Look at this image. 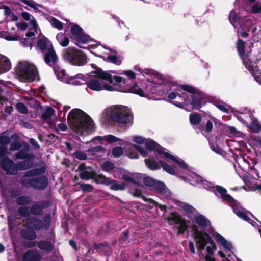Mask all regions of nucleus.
Wrapping results in <instances>:
<instances>
[{
    "label": "nucleus",
    "mask_w": 261,
    "mask_h": 261,
    "mask_svg": "<svg viewBox=\"0 0 261 261\" xmlns=\"http://www.w3.org/2000/svg\"><path fill=\"white\" fill-rule=\"evenodd\" d=\"M237 51L240 58H243L245 55L244 42L241 39H238L236 43Z\"/></svg>",
    "instance_id": "a19ab883"
},
{
    "label": "nucleus",
    "mask_w": 261,
    "mask_h": 261,
    "mask_svg": "<svg viewBox=\"0 0 261 261\" xmlns=\"http://www.w3.org/2000/svg\"><path fill=\"white\" fill-rule=\"evenodd\" d=\"M207 235H209L205 232H203L201 234L195 237L194 239L196 240V245L197 248L199 251L203 250L207 244L208 243Z\"/></svg>",
    "instance_id": "aec40b11"
},
{
    "label": "nucleus",
    "mask_w": 261,
    "mask_h": 261,
    "mask_svg": "<svg viewBox=\"0 0 261 261\" xmlns=\"http://www.w3.org/2000/svg\"><path fill=\"white\" fill-rule=\"evenodd\" d=\"M71 34H57L56 39L59 43L63 47H66L68 45Z\"/></svg>",
    "instance_id": "a878e982"
},
{
    "label": "nucleus",
    "mask_w": 261,
    "mask_h": 261,
    "mask_svg": "<svg viewBox=\"0 0 261 261\" xmlns=\"http://www.w3.org/2000/svg\"><path fill=\"white\" fill-rule=\"evenodd\" d=\"M180 88L185 91L191 94V102L193 109L199 110L206 103V96L204 93L193 86L184 84Z\"/></svg>",
    "instance_id": "423d86ee"
},
{
    "label": "nucleus",
    "mask_w": 261,
    "mask_h": 261,
    "mask_svg": "<svg viewBox=\"0 0 261 261\" xmlns=\"http://www.w3.org/2000/svg\"><path fill=\"white\" fill-rule=\"evenodd\" d=\"M88 151L92 153L93 154L98 153L99 155L101 156L104 154L106 149L101 146H97L90 148L88 150Z\"/></svg>",
    "instance_id": "49530a36"
},
{
    "label": "nucleus",
    "mask_w": 261,
    "mask_h": 261,
    "mask_svg": "<svg viewBox=\"0 0 261 261\" xmlns=\"http://www.w3.org/2000/svg\"><path fill=\"white\" fill-rule=\"evenodd\" d=\"M190 222L189 220H185L183 222L179 223V226L177 227V235L184 234L186 230L189 228L188 223Z\"/></svg>",
    "instance_id": "79ce46f5"
},
{
    "label": "nucleus",
    "mask_w": 261,
    "mask_h": 261,
    "mask_svg": "<svg viewBox=\"0 0 261 261\" xmlns=\"http://www.w3.org/2000/svg\"><path fill=\"white\" fill-rule=\"evenodd\" d=\"M215 106L218 108L220 110L223 112L228 113L229 111V109L227 108L224 102H218L215 103Z\"/></svg>",
    "instance_id": "69168bd1"
},
{
    "label": "nucleus",
    "mask_w": 261,
    "mask_h": 261,
    "mask_svg": "<svg viewBox=\"0 0 261 261\" xmlns=\"http://www.w3.org/2000/svg\"><path fill=\"white\" fill-rule=\"evenodd\" d=\"M168 157L170 158V160L173 161L176 163H177L181 168L182 169L187 170L188 167L187 164L184 162L179 161L178 159H177L175 156L171 155V154H167Z\"/></svg>",
    "instance_id": "603ef678"
},
{
    "label": "nucleus",
    "mask_w": 261,
    "mask_h": 261,
    "mask_svg": "<svg viewBox=\"0 0 261 261\" xmlns=\"http://www.w3.org/2000/svg\"><path fill=\"white\" fill-rule=\"evenodd\" d=\"M144 162L146 166L151 170H156L161 168L160 165H159L156 162L150 159H145Z\"/></svg>",
    "instance_id": "4c0bfd02"
},
{
    "label": "nucleus",
    "mask_w": 261,
    "mask_h": 261,
    "mask_svg": "<svg viewBox=\"0 0 261 261\" xmlns=\"http://www.w3.org/2000/svg\"><path fill=\"white\" fill-rule=\"evenodd\" d=\"M62 56L65 61L74 66H82L87 63L85 54L81 50L73 47H69L64 49Z\"/></svg>",
    "instance_id": "39448f33"
},
{
    "label": "nucleus",
    "mask_w": 261,
    "mask_h": 261,
    "mask_svg": "<svg viewBox=\"0 0 261 261\" xmlns=\"http://www.w3.org/2000/svg\"><path fill=\"white\" fill-rule=\"evenodd\" d=\"M93 245L94 249L96 250L97 252L101 255L109 256L112 252L111 246L106 242L99 243H94Z\"/></svg>",
    "instance_id": "6ab92c4d"
},
{
    "label": "nucleus",
    "mask_w": 261,
    "mask_h": 261,
    "mask_svg": "<svg viewBox=\"0 0 261 261\" xmlns=\"http://www.w3.org/2000/svg\"><path fill=\"white\" fill-rule=\"evenodd\" d=\"M109 186H110L111 189L114 191H123L124 190L126 187V184L125 182H122L119 184L118 181L114 179H110Z\"/></svg>",
    "instance_id": "c756f323"
},
{
    "label": "nucleus",
    "mask_w": 261,
    "mask_h": 261,
    "mask_svg": "<svg viewBox=\"0 0 261 261\" xmlns=\"http://www.w3.org/2000/svg\"><path fill=\"white\" fill-rule=\"evenodd\" d=\"M21 237L26 240H33L37 238L36 232L32 229H28L22 230L21 232Z\"/></svg>",
    "instance_id": "2f4dec72"
},
{
    "label": "nucleus",
    "mask_w": 261,
    "mask_h": 261,
    "mask_svg": "<svg viewBox=\"0 0 261 261\" xmlns=\"http://www.w3.org/2000/svg\"><path fill=\"white\" fill-rule=\"evenodd\" d=\"M248 1L251 3H253L251 10V12L253 14L261 15V5L258 3H255L257 0Z\"/></svg>",
    "instance_id": "c03bdc74"
},
{
    "label": "nucleus",
    "mask_w": 261,
    "mask_h": 261,
    "mask_svg": "<svg viewBox=\"0 0 261 261\" xmlns=\"http://www.w3.org/2000/svg\"><path fill=\"white\" fill-rule=\"evenodd\" d=\"M182 209L186 213L187 217L190 219H192L193 214L196 210L192 205L188 204L184 205Z\"/></svg>",
    "instance_id": "ea45409f"
},
{
    "label": "nucleus",
    "mask_w": 261,
    "mask_h": 261,
    "mask_svg": "<svg viewBox=\"0 0 261 261\" xmlns=\"http://www.w3.org/2000/svg\"><path fill=\"white\" fill-rule=\"evenodd\" d=\"M55 113V110L51 107L47 106L44 112L41 115V118L43 120H47L51 119V118L54 115Z\"/></svg>",
    "instance_id": "c9c22d12"
},
{
    "label": "nucleus",
    "mask_w": 261,
    "mask_h": 261,
    "mask_svg": "<svg viewBox=\"0 0 261 261\" xmlns=\"http://www.w3.org/2000/svg\"><path fill=\"white\" fill-rule=\"evenodd\" d=\"M159 164L161 165L160 167L163 169L166 172L169 174L174 175L176 174V172L173 167L168 164L166 162L162 160H159Z\"/></svg>",
    "instance_id": "e433bc0d"
},
{
    "label": "nucleus",
    "mask_w": 261,
    "mask_h": 261,
    "mask_svg": "<svg viewBox=\"0 0 261 261\" xmlns=\"http://www.w3.org/2000/svg\"><path fill=\"white\" fill-rule=\"evenodd\" d=\"M112 153L114 157H120L123 154V150L120 147H115L113 148Z\"/></svg>",
    "instance_id": "e2e57ef3"
},
{
    "label": "nucleus",
    "mask_w": 261,
    "mask_h": 261,
    "mask_svg": "<svg viewBox=\"0 0 261 261\" xmlns=\"http://www.w3.org/2000/svg\"><path fill=\"white\" fill-rule=\"evenodd\" d=\"M111 72L112 71H103L100 68H97L96 70L92 71L91 73L96 74L95 77L106 80L110 84L116 85L120 83H123L124 84H126V80L123 79L121 76L114 75L112 76Z\"/></svg>",
    "instance_id": "9d476101"
},
{
    "label": "nucleus",
    "mask_w": 261,
    "mask_h": 261,
    "mask_svg": "<svg viewBox=\"0 0 261 261\" xmlns=\"http://www.w3.org/2000/svg\"><path fill=\"white\" fill-rule=\"evenodd\" d=\"M73 156L80 160H85L87 158V155L86 153L79 150H76L73 153Z\"/></svg>",
    "instance_id": "052dcab7"
},
{
    "label": "nucleus",
    "mask_w": 261,
    "mask_h": 261,
    "mask_svg": "<svg viewBox=\"0 0 261 261\" xmlns=\"http://www.w3.org/2000/svg\"><path fill=\"white\" fill-rule=\"evenodd\" d=\"M40 255L37 252L28 251L23 255V261H40Z\"/></svg>",
    "instance_id": "cd10ccee"
},
{
    "label": "nucleus",
    "mask_w": 261,
    "mask_h": 261,
    "mask_svg": "<svg viewBox=\"0 0 261 261\" xmlns=\"http://www.w3.org/2000/svg\"><path fill=\"white\" fill-rule=\"evenodd\" d=\"M241 59L242 60L243 64L246 68L251 70L253 69V65L252 64V62L250 60L247 55H246V56H244L243 58H241Z\"/></svg>",
    "instance_id": "3c124183"
},
{
    "label": "nucleus",
    "mask_w": 261,
    "mask_h": 261,
    "mask_svg": "<svg viewBox=\"0 0 261 261\" xmlns=\"http://www.w3.org/2000/svg\"><path fill=\"white\" fill-rule=\"evenodd\" d=\"M22 143L14 141L11 143L10 150L12 151H19L22 147Z\"/></svg>",
    "instance_id": "0e129e2a"
},
{
    "label": "nucleus",
    "mask_w": 261,
    "mask_h": 261,
    "mask_svg": "<svg viewBox=\"0 0 261 261\" xmlns=\"http://www.w3.org/2000/svg\"><path fill=\"white\" fill-rule=\"evenodd\" d=\"M195 222L199 226L202 228H206L211 225L210 221L201 214L195 217Z\"/></svg>",
    "instance_id": "393cba45"
},
{
    "label": "nucleus",
    "mask_w": 261,
    "mask_h": 261,
    "mask_svg": "<svg viewBox=\"0 0 261 261\" xmlns=\"http://www.w3.org/2000/svg\"><path fill=\"white\" fill-rule=\"evenodd\" d=\"M24 226L35 231H38L43 228V222L39 219L32 216L26 219Z\"/></svg>",
    "instance_id": "dca6fc26"
},
{
    "label": "nucleus",
    "mask_w": 261,
    "mask_h": 261,
    "mask_svg": "<svg viewBox=\"0 0 261 261\" xmlns=\"http://www.w3.org/2000/svg\"><path fill=\"white\" fill-rule=\"evenodd\" d=\"M156 180L152 177L147 176L143 179L144 184L149 187H153Z\"/></svg>",
    "instance_id": "680f3d73"
},
{
    "label": "nucleus",
    "mask_w": 261,
    "mask_h": 261,
    "mask_svg": "<svg viewBox=\"0 0 261 261\" xmlns=\"http://www.w3.org/2000/svg\"><path fill=\"white\" fill-rule=\"evenodd\" d=\"M55 238V234L51 232L49 235L50 240H42L39 241L37 243V246L42 250L50 252L54 249Z\"/></svg>",
    "instance_id": "2eb2a0df"
},
{
    "label": "nucleus",
    "mask_w": 261,
    "mask_h": 261,
    "mask_svg": "<svg viewBox=\"0 0 261 261\" xmlns=\"http://www.w3.org/2000/svg\"><path fill=\"white\" fill-rule=\"evenodd\" d=\"M115 164L114 163L106 161L101 165L102 170L106 172H110L115 168Z\"/></svg>",
    "instance_id": "37998d69"
},
{
    "label": "nucleus",
    "mask_w": 261,
    "mask_h": 261,
    "mask_svg": "<svg viewBox=\"0 0 261 261\" xmlns=\"http://www.w3.org/2000/svg\"><path fill=\"white\" fill-rule=\"evenodd\" d=\"M79 185L83 192H91L94 189L93 186L90 184L79 183Z\"/></svg>",
    "instance_id": "13d9d810"
},
{
    "label": "nucleus",
    "mask_w": 261,
    "mask_h": 261,
    "mask_svg": "<svg viewBox=\"0 0 261 261\" xmlns=\"http://www.w3.org/2000/svg\"><path fill=\"white\" fill-rule=\"evenodd\" d=\"M46 171L45 166L38 168L29 170L21 177L20 184L23 187H31L35 190L42 191L48 185V179L46 175H41Z\"/></svg>",
    "instance_id": "f03ea898"
},
{
    "label": "nucleus",
    "mask_w": 261,
    "mask_h": 261,
    "mask_svg": "<svg viewBox=\"0 0 261 261\" xmlns=\"http://www.w3.org/2000/svg\"><path fill=\"white\" fill-rule=\"evenodd\" d=\"M31 198L25 195L20 196L16 199V203L19 205H25L31 203Z\"/></svg>",
    "instance_id": "58836bf2"
},
{
    "label": "nucleus",
    "mask_w": 261,
    "mask_h": 261,
    "mask_svg": "<svg viewBox=\"0 0 261 261\" xmlns=\"http://www.w3.org/2000/svg\"><path fill=\"white\" fill-rule=\"evenodd\" d=\"M188 97L185 92L179 93L175 91L171 92L168 95V98L172 100L171 103L180 108L184 107Z\"/></svg>",
    "instance_id": "ddd939ff"
},
{
    "label": "nucleus",
    "mask_w": 261,
    "mask_h": 261,
    "mask_svg": "<svg viewBox=\"0 0 261 261\" xmlns=\"http://www.w3.org/2000/svg\"><path fill=\"white\" fill-rule=\"evenodd\" d=\"M216 241L220 243L223 247L231 251L232 249V245L231 243L227 241L226 239L220 234L216 233L215 236Z\"/></svg>",
    "instance_id": "bb28decb"
},
{
    "label": "nucleus",
    "mask_w": 261,
    "mask_h": 261,
    "mask_svg": "<svg viewBox=\"0 0 261 261\" xmlns=\"http://www.w3.org/2000/svg\"><path fill=\"white\" fill-rule=\"evenodd\" d=\"M133 147L134 149H130L129 151V156L133 159H137L139 158V155L136 152L137 150L142 157H146L148 156L147 151L143 147L137 144H133Z\"/></svg>",
    "instance_id": "4be33fe9"
},
{
    "label": "nucleus",
    "mask_w": 261,
    "mask_h": 261,
    "mask_svg": "<svg viewBox=\"0 0 261 261\" xmlns=\"http://www.w3.org/2000/svg\"><path fill=\"white\" fill-rule=\"evenodd\" d=\"M18 213L19 215L22 217H28L31 214L30 210L28 206H21L18 208Z\"/></svg>",
    "instance_id": "4d7b16f0"
},
{
    "label": "nucleus",
    "mask_w": 261,
    "mask_h": 261,
    "mask_svg": "<svg viewBox=\"0 0 261 261\" xmlns=\"http://www.w3.org/2000/svg\"><path fill=\"white\" fill-rule=\"evenodd\" d=\"M25 37L19 36L17 34H0V37L5 38L8 41H20L21 43L24 47L30 46L32 48L35 46L36 49L44 53L49 48V46L53 45L49 39L43 35V34H39L37 37L36 34H25Z\"/></svg>",
    "instance_id": "f257e3e1"
},
{
    "label": "nucleus",
    "mask_w": 261,
    "mask_h": 261,
    "mask_svg": "<svg viewBox=\"0 0 261 261\" xmlns=\"http://www.w3.org/2000/svg\"><path fill=\"white\" fill-rule=\"evenodd\" d=\"M43 54L44 61L47 65L51 67L57 65L59 58L53 45H50L48 49Z\"/></svg>",
    "instance_id": "f8f14e48"
},
{
    "label": "nucleus",
    "mask_w": 261,
    "mask_h": 261,
    "mask_svg": "<svg viewBox=\"0 0 261 261\" xmlns=\"http://www.w3.org/2000/svg\"><path fill=\"white\" fill-rule=\"evenodd\" d=\"M78 170L80 172L79 174L80 177L83 180H88L90 179H92L93 177V173L95 171H91V169L89 166H87L84 163H81L78 167Z\"/></svg>",
    "instance_id": "a211bd4d"
},
{
    "label": "nucleus",
    "mask_w": 261,
    "mask_h": 261,
    "mask_svg": "<svg viewBox=\"0 0 261 261\" xmlns=\"http://www.w3.org/2000/svg\"><path fill=\"white\" fill-rule=\"evenodd\" d=\"M109 117L113 122L121 124H127L132 121L133 114L128 107H124L121 110L111 111Z\"/></svg>",
    "instance_id": "6e6552de"
},
{
    "label": "nucleus",
    "mask_w": 261,
    "mask_h": 261,
    "mask_svg": "<svg viewBox=\"0 0 261 261\" xmlns=\"http://www.w3.org/2000/svg\"><path fill=\"white\" fill-rule=\"evenodd\" d=\"M93 174L94 176L92 179L94 180L96 184H101L109 186L108 183H109L111 179L110 178L107 177L102 174H97L95 172L94 173H93Z\"/></svg>",
    "instance_id": "c85d7f7f"
},
{
    "label": "nucleus",
    "mask_w": 261,
    "mask_h": 261,
    "mask_svg": "<svg viewBox=\"0 0 261 261\" xmlns=\"http://www.w3.org/2000/svg\"><path fill=\"white\" fill-rule=\"evenodd\" d=\"M158 144L153 140H150L145 143L146 148L149 151H153L155 149Z\"/></svg>",
    "instance_id": "bf43d9fd"
},
{
    "label": "nucleus",
    "mask_w": 261,
    "mask_h": 261,
    "mask_svg": "<svg viewBox=\"0 0 261 261\" xmlns=\"http://www.w3.org/2000/svg\"><path fill=\"white\" fill-rule=\"evenodd\" d=\"M16 108L20 113L26 114L28 113V110L27 106L21 102L17 103L16 105Z\"/></svg>",
    "instance_id": "6e6d98bb"
},
{
    "label": "nucleus",
    "mask_w": 261,
    "mask_h": 261,
    "mask_svg": "<svg viewBox=\"0 0 261 261\" xmlns=\"http://www.w3.org/2000/svg\"><path fill=\"white\" fill-rule=\"evenodd\" d=\"M70 39L73 43L82 48H85L82 44H87L91 40L87 34H71Z\"/></svg>",
    "instance_id": "f3484780"
},
{
    "label": "nucleus",
    "mask_w": 261,
    "mask_h": 261,
    "mask_svg": "<svg viewBox=\"0 0 261 261\" xmlns=\"http://www.w3.org/2000/svg\"><path fill=\"white\" fill-rule=\"evenodd\" d=\"M261 129V125L258 122H253L250 124V129L254 133L258 132Z\"/></svg>",
    "instance_id": "774afa93"
},
{
    "label": "nucleus",
    "mask_w": 261,
    "mask_h": 261,
    "mask_svg": "<svg viewBox=\"0 0 261 261\" xmlns=\"http://www.w3.org/2000/svg\"><path fill=\"white\" fill-rule=\"evenodd\" d=\"M95 75L93 76L94 78L91 79L88 82L87 85V87L93 91H99L102 90V84L103 81L102 79L98 77H95Z\"/></svg>",
    "instance_id": "412c9836"
},
{
    "label": "nucleus",
    "mask_w": 261,
    "mask_h": 261,
    "mask_svg": "<svg viewBox=\"0 0 261 261\" xmlns=\"http://www.w3.org/2000/svg\"><path fill=\"white\" fill-rule=\"evenodd\" d=\"M129 238V231L128 229H126L123 232L118 239L119 244H123L126 242Z\"/></svg>",
    "instance_id": "8fccbe9b"
},
{
    "label": "nucleus",
    "mask_w": 261,
    "mask_h": 261,
    "mask_svg": "<svg viewBox=\"0 0 261 261\" xmlns=\"http://www.w3.org/2000/svg\"><path fill=\"white\" fill-rule=\"evenodd\" d=\"M10 138L8 136H0V158L3 156L7 151V146L10 143Z\"/></svg>",
    "instance_id": "5701e85b"
},
{
    "label": "nucleus",
    "mask_w": 261,
    "mask_h": 261,
    "mask_svg": "<svg viewBox=\"0 0 261 261\" xmlns=\"http://www.w3.org/2000/svg\"><path fill=\"white\" fill-rule=\"evenodd\" d=\"M207 185H210L208 188H206V189L213 191L215 192V194L217 195L216 192L219 193L221 195V198L225 201L228 202L233 203L235 200L234 198L229 194H227L226 189L221 186L216 185V186H212V184L206 181Z\"/></svg>",
    "instance_id": "9b49d317"
},
{
    "label": "nucleus",
    "mask_w": 261,
    "mask_h": 261,
    "mask_svg": "<svg viewBox=\"0 0 261 261\" xmlns=\"http://www.w3.org/2000/svg\"><path fill=\"white\" fill-rule=\"evenodd\" d=\"M22 147L15 154V157L18 160H23L22 161L25 163L30 169L34 167L35 155L33 153H28L31 147L25 142H22Z\"/></svg>",
    "instance_id": "1a4fd4ad"
},
{
    "label": "nucleus",
    "mask_w": 261,
    "mask_h": 261,
    "mask_svg": "<svg viewBox=\"0 0 261 261\" xmlns=\"http://www.w3.org/2000/svg\"><path fill=\"white\" fill-rule=\"evenodd\" d=\"M49 205L50 202L48 200L35 202L30 207V213L35 216L42 215L44 210L48 207Z\"/></svg>",
    "instance_id": "4468645a"
},
{
    "label": "nucleus",
    "mask_w": 261,
    "mask_h": 261,
    "mask_svg": "<svg viewBox=\"0 0 261 261\" xmlns=\"http://www.w3.org/2000/svg\"><path fill=\"white\" fill-rule=\"evenodd\" d=\"M201 116L197 112L191 113L189 116L190 123L193 125H198L201 121Z\"/></svg>",
    "instance_id": "f704fd0d"
},
{
    "label": "nucleus",
    "mask_w": 261,
    "mask_h": 261,
    "mask_svg": "<svg viewBox=\"0 0 261 261\" xmlns=\"http://www.w3.org/2000/svg\"><path fill=\"white\" fill-rule=\"evenodd\" d=\"M127 92L138 95L142 97H145L144 92L136 83H134L132 86H130Z\"/></svg>",
    "instance_id": "72a5a7b5"
},
{
    "label": "nucleus",
    "mask_w": 261,
    "mask_h": 261,
    "mask_svg": "<svg viewBox=\"0 0 261 261\" xmlns=\"http://www.w3.org/2000/svg\"><path fill=\"white\" fill-rule=\"evenodd\" d=\"M67 122L69 126L76 133L84 128L92 129L94 125L91 118L79 109H73L68 115Z\"/></svg>",
    "instance_id": "7ed1b4c3"
},
{
    "label": "nucleus",
    "mask_w": 261,
    "mask_h": 261,
    "mask_svg": "<svg viewBox=\"0 0 261 261\" xmlns=\"http://www.w3.org/2000/svg\"><path fill=\"white\" fill-rule=\"evenodd\" d=\"M11 64L10 60L6 57H3L0 63V73L10 70Z\"/></svg>",
    "instance_id": "473e14b6"
},
{
    "label": "nucleus",
    "mask_w": 261,
    "mask_h": 261,
    "mask_svg": "<svg viewBox=\"0 0 261 261\" xmlns=\"http://www.w3.org/2000/svg\"><path fill=\"white\" fill-rule=\"evenodd\" d=\"M48 20L53 27L57 28L59 30H62L63 29L62 23L57 19L50 17L49 18Z\"/></svg>",
    "instance_id": "5fc2aeb1"
},
{
    "label": "nucleus",
    "mask_w": 261,
    "mask_h": 261,
    "mask_svg": "<svg viewBox=\"0 0 261 261\" xmlns=\"http://www.w3.org/2000/svg\"><path fill=\"white\" fill-rule=\"evenodd\" d=\"M54 72L59 79H63L66 76V71L61 69L60 67L56 65L53 67Z\"/></svg>",
    "instance_id": "a18cd8bd"
},
{
    "label": "nucleus",
    "mask_w": 261,
    "mask_h": 261,
    "mask_svg": "<svg viewBox=\"0 0 261 261\" xmlns=\"http://www.w3.org/2000/svg\"><path fill=\"white\" fill-rule=\"evenodd\" d=\"M15 72L19 80L24 82L34 81L38 74L35 66L24 62H19L15 68Z\"/></svg>",
    "instance_id": "20e7f679"
},
{
    "label": "nucleus",
    "mask_w": 261,
    "mask_h": 261,
    "mask_svg": "<svg viewBox=\"0 0 261 261\" xmlns=\"http://www.w3.org/2000/svg\"><path fill=\"white\" fill-rule=\"evenodd\" d=\"M235 213L237 214V215L240 218L243 219V220L249 222L250 220H251L250 218L248 217L246 213L244 212L238 211H235Z\"/></svg>",
    "instance_id": "338daca9"
},
{
    "label": "nucleus",
    "mask_w": 261,
    "mask_h": 261,
    "mask_svg": "<svg viewBox=\"0 0 261 261\" xmlns=\"http://www.w3.org/2000/svg\"><path fill=\"white\" fill-rule=\"evenodd\" d=\"M43 228L45 230L48 229L50 225L51 222V216L49 214H46L43 218Z\"/></svg>",
    "instance_id": "de8ad7c7"
},
{
    "label": "nucleus",
    "mask_w": 261,
    "mask_h": 261,
    "mask_svg": "<svg viewBox=\"0 0 261 261\" xmlns=\"http://www.w3.org/2000/svg\"><path fill=\"white\" fill-rule=\"evenodd\" d=\"M153 188L158 193L163 194L166 195H170V192L169 189L165 184L162 181L156 180Z\"/></svg>",
    "instance_id": "b1692460"
},
{
    "label": "nucleus",
    "mask_w": 261,
    "mask_h": 261,
    "mask_svg": "<svg viewBox=\"0 0 261 261\" xmlns=\"http://www.w3.org/2000/svg\"><path fill=\"white\" fill-rule=\"evenodd\" d=\"M107 60L110 62L115 64L117 65H119L121 64V60L117 55H109L107 57Z\"/></svg>",
    "instance_id": "864d4df0"
},
{
    "label": "nucleus",
    "mask_w": 261,
    "mask_h": 261,
    "mask_svg": "<svg viewBox=\"0 0 261 261\" xmlns=\"http://www.w3.org/2000/svg\"><path fill=\"white\" fill-rule=\"evenodd\" d=\"M167 220L169 223L173 221L176 224H179L186 220V219L182 218L176 211H174L170 214L167 218Z\"/></svg>",
    "instance_id": "7c9ffc66"
},
{
    "label": "nucleus",
    "mask_w": 261,
    "mask_h": 261,
    "mask_svg": "<svg viewBox=\"0 0 261 261\" xmlns=\"http://www.w3.org/2000/svg\"><path fill=\"white\" fill-rule=\"evenodd\" d=\"M229 21L231 24L236 27L240 21V18L235 12L231 11L230 14Z\"/></svg>",
    "instance_id": "09e8293b"
},
{
    "label": "nucleus",
    "mask_w": 261,
    "mask_h": 261,
    "mask_svg": "<svg viewBox=\"0 0 261 261\" xmlns=\"http://www.w3.org/2000/svg\"><path fill=\"white\" fill-rule=\"evenodd\" d=\"M1 166L7 174L11 175H17L18 171L27 170L30 169L22 161L15 164L12 160L8 156H5L2 159Z\"/></svg>",
    "instance_id": "0eeeda50"
}]
</instances>
